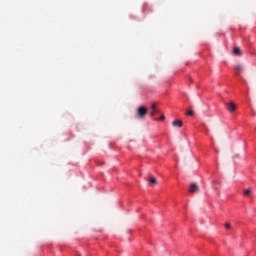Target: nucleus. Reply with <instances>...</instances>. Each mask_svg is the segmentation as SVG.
<instances>
[{
	"label": "nucleus",
	"mask_w": 256,
	"mask_h": 256,
	"mask_svg": "<svg viewBox=\"0 0 256 256\" xmlns=\"http://www.w3.org/2000/svg\"><path fill=\"white\" fill-rule=\"evenodd\" d=\"M148 109L145 106H140L137 109V118L139 119H144L145 116L147 115Z\"/></svg>",
	"instance_id": "f257e3e1"
},
{
	"label": "nucleus",
	"mask_w": 256,
	"mask_h": 256,
	"mask_svg": "<svg viewBox=\"0 0 256 256\" xmlns=\"http://www.w3.org/2000/svg\"><path fill=\"white\" fill-rule=\"evenodd\" d=\"M226 106H227V110L231 113L235 112L237 109V106L234 102L227 103Z\"/></svg>",
	"instance_id": "f03ea898"
},
{
	"label": "nucleus",
	"mask_w": 256,
	"mask_h": 256,
	"mask_svg": "<svg viewBox=\"0 0 256 256\" xmlns=\"http://www.w3.org/2000/svg\"><path fill=\"white\" fill-rule=\"evenodd\" d=\"M199 191V186L196 183H192L189 187V193H198Z\"/></svg>",
	"instance_id": "7ed1b4c3"
},
{
	"label": "nucleus",
	"mask_w": 256,
	"mask_h": 256,
	"mask_svg": "<svg viewBox=\"0 0 256 256\" xmlns=\"http://www.w3.org/2000/svg\"><path fill=\"white\" fill-rule=\"evenodd\" d=\"M148 183L150 187H155V185H157V179L153 176H150L148 179Z\"/></svg>",
	"instance_id": "20e7f679"
},
{
	"label": "nucleus",
	"mask_w": 256,
	"mask_h": 256,
	"mask_svg": "<svg viewBox=\"0 0 256 256\" xmlns=\"http://www.w3.org/2000/svg\"><path fill=\"white\" fill-rule=\"evenodd\" d=\"M172 125L174 127L181 128L183 126V122L181 120H175V121L172 122Z\"/></svg>",
	"instance_id": "39448f33"
},
{
	"label": "nucleus",
	"mask_w": 256,
	"mask_h": 256,
	"mask_svg": "<svg viewBox=\"0 0 256 256\" xmlns=\"http://www.w3.org/2000/svg\"><path fill=\"white\" fill-rule=\"evenodd\" d=\"M152 111L150 112V115L153 117L156 113H158V110L156 109V103H153L151 106Z\"/></svg>",
	"instance_id": "423d86ee"
},
{
	"label": "nucleus",
	"mask_w": 256,
	"mask_h": 256,
	"mask_svg": "<svg viewBox=\"0 0 256 256\" xmlns=\"http://www.w3.org/2000/svg\"><path fill=\"white\" fill-rule=\"evenodd\" d=\"M236 74L239 75L241 71L244 70L242 65L235 66Z\"/></svg>",
	"instance_id": "0eeeda50"
},
{
	"label": "nucleus",
	"mask_w": 256,
	"mask_h": 256,
	"mask_svg": "<svg viewBox=\"0 0 256 256\" xmlns=\"http://www.w3.org/2000/svg\"><path fill=\"white\" fill-rule=\"evenodd\" d=\"M233 54L236 55V56L241 55V49L239 47H235L233 49Z\"/></svg>",
	"instance_id": "6e6552de"
},
{
	"label": "nucleus",
	"mask_w": 256,
	"mask_h": 256,
	"mask_svg": "<svg viewBox=\"0 0 256 256\" xmlns=\"http://www.w3.org/2000/svg\"><path fill=\"white\" fill-rule=\"evenodd\" d=\"M252 194V189H246L243 193L244 197H250V195Z\"/></svg>",
	"instance_id": "1a4fd4ad"
},
{
	"label": "nucleus",
	"mask_w": 256,
	"mask_h": 256,
	"mask_svg": "<svg viewBox=\"0 0 256 256\" xmlns=\"http://www.w3.org/2000/svg\"><path fill=\"white\" fill-rule=\"evenodd\" d=\"M193 114H194V112H193L192 110H189V111L187 112V115H188V116H193Z\"/></svg>",
	"instance_id": "9d476101"
},
{
	"label": "nucleus",
	"mask_w": 256,
	"mask_h": 256,
	"mask_svg": "<svg viewBox=\"0 0 256 256\" xmlns=\"http://www.w3.org/2000/svg\"><path fill=\"white\" fill-rule=\"evenodd\" d=\"M165 119V116L162 115L160 118L156 119L157 121H163Z\"/></svg>",
	"instance_id": "9b49d317"
},
{
	"label": "nucleus",
	"mask_w": 256,
	"mask_h": 256,
	"mask_svg": "<svg viewBox=\"0 0 256 256\" xmlns=\"http://www.w3.org/2000/svg\"><path fill=\"white\" fill-rule=\"evenodd\" d=\"M226 229L227 230L231 229V226L230 225H226Z\"/></svg>",
	"instance_id": "f8f14e48"
},
{
	"label": "nucleus",
	"mask_w": 256,
	"mask_h": 256,
	"mask_svg": "<svg viewBox=\"0 0 256 256\" xmlns=\"http://www.w3.org/2000/svg\"><path fill=\"white\" fill-rule=\"evenodd\" d=\"M225 225H229V223H225Z\"/></svg>",
	"instance_id": "ddd939ff"
}]
</instances>
